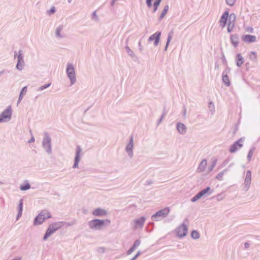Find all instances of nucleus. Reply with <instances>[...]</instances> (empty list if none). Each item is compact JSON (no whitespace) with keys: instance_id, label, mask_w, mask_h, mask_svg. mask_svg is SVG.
Instances as JSON below:
<instances>
[{"instance_id":"obj_1","label":"nucleus","mask_w":260,"mask_h":260,"mask_svg":"<svg viewBox=\"0 0 260 260\" xmlns=\"http://www.w3.org/2000/svg\"><path fill=\"white\" fill-rule=\"evenodd\" d=\"M111 221L109 219H94L88 223L89 228L93 231L102 230L104 227L109 225Z\"/></svg>"},{"instance_id":"obj_2","label":"nucleus","mask_w":260,"mask_h":260,"mask_svg":"<svg viewBox=\"0 0 260 260\" xmlns=\"http://www.w3.org/2000/svg\"><path fill=\"white\" fill-rule=\"evenodd\" d=\"M63 223H65V222L59 221L50 224L44 235L43 240H46L52 234L60 229L63 225Z\"/></svg>"},{"instance_id":"obj_3","label":"nucleus","mask_w":260,"mask_h":260,"mask_svg":"<svg viewBox=\"0 0 260 260\" xmlns=\"http://www.w3.org/2000/svg\"><path fill=\"white\" fill-rule=\"evenodd\" d=\"M51 218H52L51 213L47 210H43L35 218L34 225L35 226L40 225L46 219Z\"/></svg>"},{"instance_id":"obj_4","label":"nucleus","mask_w":260,"mask_h":260,"mask_svg":"<svg viewBox=\"0 0 260 260\" xmlns=\"http://www.w3.org/2000/svg\"><path fill=\"white\" fill-rule=\"evenodd\" d=\"M42 147L48 154L52 153L51 138L47 132H44Z\"/></svg>"},{"instance_id":"obj_5","label":"nucleus","mask_w":260,"mask_h":260,"mask_svg":"<svg viewBox=\"0 0 260 260\" xmlns=\"http://www.w3.org/2000/svg\"><path fill=\"white\" fill-rule=\"evenodd\" d=\"M170 211V208L166 207L152 215L151 219L153 221H159L165 218L169 214Z\"/></svg>"},{"instance_id":"obj_6","label":"nucleus","mask_w":260,"mask_h":260,"mask_svg":"<svg viewBox=\"0 0 260 260\" xmlns=\"http://www.w3.org/2000/svg\"><path fill=\"white\" fill-rule=\"evenodd\" d=\"M66 73L68 77L71 81V85H73L76 81L75 68L72 63H68L67 66Z\"/></svg>"},{"instance_id":"obj_7","label":"nucleus","mask_w":260,"mask_h":260,"mask_svg":"<svg viewBox=\"0 0 260 260\" xmlns=\"http://www.w3.org/2000/svg\"><path fill=\"white\" fill-rule=\"evenodd\" d=\"M14 57H17V62L16 66V69L19 71H21L23 69L24 66V62L23 59V53L22 50H19L18 54L17 51H14Z\"/></svg>"},{"instance_id":"obj_8","label":"nucleus","mask_w":260,"mask_h":260,"mask_svg":"<svg viewBox=\"0 0 260 260\" xmlns=\"http://www.w3.org/2000/svg\"><path fill=\"white\" fill-rule=\"evenodd\" d=\"M175 232L177 237L182 238L186 236L187 234V226L184 223H182L175 229Z\"/></svg>"},{"instance_id":"obj_9","label":"nucleus","mask_w":260,"mask_h":260,"mask_svg":"<svg viewBox=\"0 0 260 260\" xmlns=\"http://www.w3.org/2000/svg\"><path fill=\"white\" fill-rule=\"evenodd\" d=\"M12 114V110L11 107L9 106L0 114V123L9 121L11 118Z\"/></svg>"},{"instance_id":"obj_10","label":"nucleus","mask_w":260,"mask_h":260,"mask_svg":"<svg viewBox=\"0 0 260 260\" xmlns=\"http://www.w3.org/2000/svg\"><path fill=\"white\" fill-rule=\"evenodd\" d=\"M245 140V137H241L239 140L235 142L230 147L229 151L232 153L236 152L238 149L243 146V142Z\"/></svg>"},{"instance_id":"obj_11","label":"nucleus","mask_w":260,"mask_h":260,"mask_svg":"<svg viewBox=\"0 0 260 260\" xmlns=\"http://www.w3.org/2000/svg\"><path fill=\"white\" fill-rule=\"evenodd\" d=\"M133 148H134V137L131 136L129 138V142L126 145L125 151L127 153L128 155L132 158L133 156Z\"/></svg>"},{"instance_id":"obj_12","label":"nucleus","mask_w":260,"mask_h":260,"mask_svg":"<svg viewBox=\"0 0 260 260\" xmlns=\"http://www.w3.org/2000/svg\"><path fill=\"white\" fill-rule=\"evenodd\" d=\"M82 149L79 145H78L76 149V154L74 159V164L73 166V168H77L79 166V162L80 160V154Z\"/></svg>"},{"instance_id":"obj_13","label":"nucleus","mask_w":260,"mask_h":260,"mask_svg":"<svg viewBox=\"0 0 260 260\" xmlns=\"http://www.w3.org/2000/svg\"><path fill=\"white\" fill-rule=\"evenodd\" d=\"M160 36L161 31H157L153 35H151L149 37L148 41L149 42L154 41V45L155 46H157L159 43Z\"/></svg>"},{"instance_id":"obj_14","label":"nucleus","mask_w":260,"mask_h":260,"mask_svg":"<svg viewBox=\"0 0 260 260\" xmlns=\"http://www.w3.org/2000/svg\"><path fill=\"white\" fill-rule=\"evenodd\" d=\"M145 220L146 218L144 216H142L139 218L136 219L134 220V223L133 225L134 229H137L138 228H142L143 227Z\"/></svg>"},{"instance_id":"obj_15","label":"nucleus","mask_w":260,"mask_h":260,"mask_svg":"<svg viewBox=\"0 0 260 260\" xmlns=\"http://www.w3.org/2000/svg\"><path fill=\"white\" fill-rule=\"evenodd\" d=\"M92 214L95 216L103 217L107 215V211L104 209L98 208L93 211Z\"/></svg>"},{"instance_id":"obj_16","label":"nucleus","mask_w":260,"mask_h":260,"mask_svg":"<svg viewBox=\"0 0 260 260\" xmlns=\"http://www.w3.org/2000/svg\"><path fill=\"white\" fill-rule=\"evenodd\" d=\"M242 40L243 42L250 44L256 42V38L255 36L245 35L242 37Z\"/></svg>"},{"instance_id":"obj_17","label":"nucleus","mask_w":260,"mask_h":260,"mask_svg":"<svg viewBox=\"0 0 260 260\" xmlns=\"http://www.w3.org/2000/svg\"><path fill=\"white\" fill-rule=\"evenodd\" d=\"M251 180V173L250 170H247L246 173V177L244 181L245 187L248 190L250 187Z\"/></svg>"},{"instance_id":"obj_18","label":"nucleus","mask_w":260,"mask_h":260,"mask_svg":"<svg viewBox=\"0 0 260 260\" xmlns=\"http://www.w3.org/2000/svg\"><path fill=\"white\" fill-rule=\"evenodd\" d=\"M230 71V69L227 68L225 71L223 72L222 73V80L223 83L226 86H230L231 85V83L229 80V76L228 75V72Z\"/></svg>"},{"instance_id":"obj_19","label":"nucleus","mask_w":260,"mask_h":260,"mask_svg":"<svg viewBox=\"0 0 260 260\" xmlns=\"http://www.w3.org/2000/svg\"><path fill=\"white\" fill-rule=\"evenodd\" d=\"M141 244V241L139 239L136 240L132 246L127 251L126 253L127 255L131 254L134 250L140 246Z\"/></svg>"},{"instance_id":"obj_20","label":"nucleus","mask_w":260,"mask_h":260,"mask_svg":"<svg viewBox=\"0 0 260 260\" xmlns=\"http://www.w3.org/2000/svg\"><path fill=\"white\" fill-rule=\"evenodd\" d=\"M231 42L232 45L237 47L239 44V38L237 34L231 35L230 36Z\"/></svg>"},{"instance_id":"obj_21","label":"nucleus","mask_w":260,"mask_h":260,"mask_svg":"<svg viewBox=\"0 0 260 260\" xmlns=\"http://www.w3.org/2000/svg\"><path fill=\"white\" fill-rule=\"evenodd\" d=\"M177 129L181 135H184L186 132V127L185 125L182 123L179 122L177 124Z\"/></svg>"},{"instance_id":"obj_22","label":"nucleus","mask_w":260,"mask_h":260,"mask_svg":"<svg viewBox=\"0 0 260 260\" xmlns=\"http://www.w3.org/2000/svg\"><path fill=\"white\" fill-rule=\"evenodd\" d=\"M23 199L20 200L19 202L18 207V214L16 217V220H18L19 218L21 216L23 211Z\"/></svg>"},{"instance_id":"obj_23","label":"nucleus","mask_w":260,"mask_h":260,"mask_svg":"<svg viewBox=\"0 0 260 260\" xmlns=\"http://www.w3.org/2000/svg\"><path fill=\"white\" fill-rule=\"evenodd\" d=\"M27 92V86L23 87L20 91V93L19 95L18 100L17 101V105L18 104L21 102L23 99L24 96L26 93Z\"/></svg>"},{"instance_id":"obj_24","label":"nucleus","mask_w":260,"mask_h":260,"mask_svg":"<svg viewBox=\"0 0 260 260\" xmlns=\"http://www.w3.org/2000/svg\"><path fill=\"white\" fill-rule=\"evenodd\" d=\"M125 48L127 53L131 57L133 60L135 61H137L138 60V57L131 48L127 45L125 47Z\"/></svg>"},{"instance_id":"obj_25","label":"nucleus","mask_w":260,"mask_h":260,"mask_svg":"<svg viewBox=\"0 0 260 260\" xmlns=\"http://www.w3.org/2000/svg\"><path fill=\"white\" fill-rule=\"evenodd\" d=\"M244 58L240 53L237 54L236 56V65L240 67L244 62Z\"/></svg>"},{"instance_id":"obj_26","label":"nucleus","mask_w":260,"mask_h":260,"mask_svg":"<svg viewBox=\"0 0 260 260\" xmlns=\"http://www.w3.org/2000/svg\"><path fill=\"white\" fill-rule=\"evenodd\" d=\"M213 192V190H211V188L210 187H207L206 188H204V189L201 190L198 192L199 195L202 198L204 196H205L206 194L208 193V194H211Z\"/></svg>"},{"instance_id":"obj_27","label":"nucleus","mask_w":260,"mask_h":260,"mask_svg":"<svg viewBox=\"0 0 260 260\" xmlns=\"http://www.w3.org/2000/svg\"><path fill=\"white\" fill-rule=\"evenodd\" d=\"M207 164V160L206 159L202 160L198 167V171L199 172H202L204 171Z\"/></svg>"},{"instance_id":"obj_28","label":"nucleus","mask_w":260,"mask_h":260,"mask_svg":"<svg viewBox=\"0 0 260 260\" xmlns=\"http://www.w3.org/2000/svg\"><path fill=\"white\" fill-rule=\"evenodd\" d=\"M173 35V30H171L170 32H169V33L168 35L167 41V43L166 44V46L165 47V51L167 50V49L169 45V44L172 39Z\"/></svg>"},{"instance_id":"obj_29","label":"nucleus","mask_w":260,"mask_h":260,"mask_svg":"<svg viewBox=\"0 0 260 260\" xmlns=\"http://www.w3.org/2000/svg\"><path fill=\"white\" fill-rule=\"evenodd\" d=\"M229 16V13L228 11H225L222 15V16L220 17V19L219 20V22H227L228 17Z\"/></svg>"},{"instance_id":"obj_30","label":"nucleus","mask_w":260,"mask_h":260,"mask_svg":"<svg viewBox=\"0 0 260 260\" xmlns=\"http://www.w3.org/2000/svg\"><path fill=\"white\" fill-rule=\"evenodd\" d=\"M63 28L62 25H59L58 26L55 30V35L56 37L58 38H63V36H62L60 34L61 31L62 30Z\"/></svg>"},{"instance_id":"obj_31","label":"nucleus","mask_w":260,"mask_h":260,"mask_svg":"<svg viewBox=\"0 0 260 260\" xmlns=\"http://www.w3.org/2000/svg\"><path fill=\"white\" fill-rule=\"evenodd\" d=\"M169 8V5H167L165 6L164 9L162 10V11L159 16V21H161L165 17L168 11Z\"/></svg>"},{"instance_id":"obj_32","label":"nucleus","mask_w":260,"mask_h":260,"mask_svg":"<svg viewBox=\"0 0 260 260\" xmlns=\"http://www.w3.org/2000/svg\"><path fill=\"white\" fill-rule=\"evenodd\" d=\"M30 188V185L27 181H26L24 184H21L20 187V189L22 191L27 190Z\"/></svg>"},{"instance_id":"obj_33","label":"nucleus","mask_w":260,"mask_h":260,"mask_svg":"<svg viewBox=\"0 0 260 260\" xmlns=\"http://www.w3.org/2000/svg\"><path fill=\"white\" fill-rule=\"evenodd\" d=\"M229 170V168H226L222 170L221 172H220L216 176V178L219 180H222L223 179V176L224 174V173L226 172H228Z\"/></svg>"},{"instance_id":"obj_34","label":"nucleus","mask_w":260,"mask_h":260,"mask_svg":"<svg viewBox=\"0 0 260 260\" xmlns=\"http://www.w3.org/2000/svg\"><path fill=\"white\" fill-rule=\"evenodd\" d=\"M200 233L196 230H193L191 232V237L193 239H198L200 238Z\"/></svg>"},{"instance_id":"obj_35","label":"nucleus","mask_w":260,"mask_h":260,"mask_svg":"<svg viewBox=\"0 0 260 260\" xmlns=\"http://www.w3.org/2000/svg\"><path fill=\"white\" fill-rule=\"evenodd\" d=\"M162 0H155L153 3V13H155L159 6Z\"/></svg>"},{"instance_id":"obj_36","label":"nucleus","mask_w":260,"mask_h":260,"mask_svg":"<svg viewBox=\"0 0 260 260\" xmlns=\"http://www.w3.org/2000/svg\"><path fill=\"white\" fill-rule=\"evenodd\" d=\"M255 150V147H253L248 151L247 156L248 161H249L251 160V157L253 155V154Z\"/></svg>"},{"instance_id":"obj_37","label":"nucleus","mask_w":260,"mask_h":260,"mask_svg":"<svg viewBox=\"0 0 260 260\" xmlns=\"http://www.w3.org/2000/svg\"><path fill=\"white\" fill-rule=\"evenodd\" d=\"M51 83H47V84H45L43 85H42L40 87H39L37 89V90L38 91H42L46 88H47L48 87H49L50 85H51Z\"/></svg>"},{"instance_id":"obj_38","label":"nucleus","mask_w":260,"mask_h":260,"mask_svg":"<svg viewBox=\"0 0 260 260\" xmlns=\"http://www.w3.org/2000/svg\"><path fill=\"white\" fill-rule=\"evenodd\" d=\"M217 161V159H215L212 160L211 165L208 168L209 172H211L213 170V169L215 168V166L216 165Z\"/></svg>"},{"instance_id":"obj_39","label":"nucleus","mask_w":260,"mask_h":260,"mask_svg":"<svg viewBox=\"0 0 260 260\" xmlns=\"http://www.w3.org/2000/svg\"><path fill=\"white\" fill-rule=\"evenodd\" d=\"M236 16L234 13H231L229 16V22L233 24L235 22L236 20Z\"/></svg>"},{"instance_id":"obj_40","label":"nucleus","mask_w":260,"mask_h":260,"mask_svg":"<svg viewBox=\"0 0 260 260\" xmlns=\"http://www.w3.org/2000/svg\"><path fill=\"white\" fill-rule=\"evenodd\" d=\"M234 26H235L234 23L232 24V23L229 22L228 25V28H227L228 32H231L232 31Z\"/></svg>"},{"instance_id":"obj_41","label":"nucleus","mask_w":260,"mask_h":260,"mask_svg":"<svg viewBox=\"0 0 260 260\" xmlns=\"http://www.w3.org/2000/svg\"><path fill=\"white\" fill-rule=\"evenodd\" d=\"M224 198V194L222 193H219L217 194L216 196L214 197V198H216L217 200L218 201H221Z\"/></svg>"},{"instance_id":"obj_42","label":"nucleus","mask_w":260,"mask_h":260,"mask_svg":"<svg viewBox=\"0 0 260 260\" xmlns=\"http://www.w3.org/2000/svg\"><path fill=\"white\" fill-rule=\"evenodd\" d=\"M249 58L251 60H255L257 58L256 53L254 51L251 52L249 55Z\"/></svg>"},{"instance_id":"obj_43","label":"nucleus","mask_w":260,"mask_h":260,"mask_svg":"<svg viewBox=\"0 0 260 260\" xmlns=\"http://www.w3.org/2000/svg\"><path fill=\"white\" fill-rule=\"evenodd\" d=\"M56 11L55 8L54 7H52L49 10L47 11V14L48 15H51L54 14Z\"/></svg>"},{"instance_id":"obj_44","label":"nucleus","mask_w":260,"mask_h":260,"mask_svg":"<svg viewBox=\"0 0 260 260\" xmlns=\"http://www.w3.org/2000/svg\"><path fill=\"white\" fill-rule=\"evenodd\" d=\"M200 198H201V197L198 193L196 196H194L193 198H191V201L192 202H195L197 201L198 200H199Z\"/></svg>"},{"instance_id":"obj_45","label":"nucleus","mask_w":260,"mask_h":260,"mask_svg":"<svg viewBox=\"0 0 260 260\" xmlns=\"http://www.w3.org/2000/svg\"><path fill=\"white\" fill-rule=\"evenodd\" d=\"M226 4L230 6H233L236 2V0H225Z\"/></svg>"},{"instance_id":"obj_46","label":"nucleus","mask_w":260,"mask_h":260,"mask_svg":"<svg viewBox=\"0 0 260 260\" xmlns=\"http://www.w3.org/2000/svg\"><path fill=\"white\" fill-rule=\"evenodd\" d=\"M210 111H214V105L212 102H210L208 105Z\"/></svg>"},{"instance_id":"obj_47","label":"nucleus","mask_w":260,"mask_h":260,"mask_svg":"<svg viewBox=\"0 0 260 260\" xmlns=\"http://www.w3.org/2000/svg\"><path fill=\"white\" fill-rule=\"evenodd\" d=\"M152 1H153V0H146V5L148 8H150L152 7Z\"/></svg>"},{"instance_id":"obj_48","label":"nucleus","mask_w":260,"mask_h":260,"mask_svg":"<svg viewBox=\"0 0 260 260\" xmlns=\"http://www.w3.org/2000/svg\"><path fill=\"white\" fill-rule=\"evenodd\" d=\"M229 161H230V159L229 158H227V159H225L223 161V162H222V164L221 165V167H225L226 165H228V164L229 163Z\"/></svg>"},{"instance_id":"obj_49","label":"nucleus","mask_w":260,"mask_h":260,"mask_svg":"<svg viewBox=\"0 0 260 260\" xmlns=\"http://www.w3.org/2000/svg\"><path fill=\"white\" fill-rule=\"evenodd\" d=\"M246 30L248 32L252 33L253 32V28L252 27H248L246 28Z\"/></svg>"},{"instance_id":"obj_50","label":"nucleus","mask_w":260,"mask_h":260,"mask_svg":"<svg viewBox=\"0 0 260 260\" xmlns=\"http://www.w3.org/2000/svg\"><path fill=\"white\" fill-rule=\"evenodd\" d=\"M165 115V113L164 112V114L161 115V116L159 118V119L158 120V121L157 122V125H158V124H159L160 123V122H161V120L164 118V117Z\"/></svg>"},{"instance_id":"obj_51","label":"nucleus","mask_w":260,"mask_h":260,"mask_svg":"<svg viewBox=\"0 0 260 260\" xmlns=\"http://www.w3.org/2000/svg\"><path fill=\"white\" fill-rule=\"evenodd\" d=\"M219 23H220V26H221V27H222V28H224L227 23V22H219Z\"/></svg>"},{"instance_id":"obj_52","label":"nucleus","mask_w":260,"mask_h":260,"mask_svg":"<svg viewBox=\"0 0 260 260\" xmlns=\"http://www.w3.org/2000/svg\"><path fill=\"white\" fill-rule=\"evenodd\" d=\"M35 138L33 136H32L31 137V138L30 139V140L28 141V143H33L35 142Z\"/></svg>"},{"instance_id":"obj_53","label":"nucleus","mask_w":260,"mask_h":260,"mask_svg":"<svg viewBox=\"0 0 260 260\" xmlns=\"http://www.w3.org/2000/svg\"><path fill=\"white\" fill-rule=\"evenodd\" d=\"M250 246V244L248 242H245L244 243V247L246 249H247Z\"/></svg>"},{"instance_id":"obj_54","label":"nucleus","mask_w":260,"mask_h":260,"mask_svg":"<svg viewBox=\"0 0 260 260\" xmlns=\"http://www.w3.org/2000/svg\"><path fill=\"white\" fill-rule=\"evenodd\" d=\"M75 223V222H68V223H63V224H67L68 226H72L73 225H74Z\"/></svg>"},{"instance_id":"obj_55","label":"nucleus","mask_w":260,"mask_h":260,"mask_svg":"<svg viewBox=\"0 0 260 260\" xmlns=\"http://www.w3.org/2000/svg\"><path fill=\"white\" fill-rule=\"evenodd\" d=\"M6 72L9 73V71H6L5 70H2V71H0V77L2 76V75L4 74Z\"/></svg>"},{"instance_id":"obj_56","label":"nucleus","mask_w":260,"mask_h":260,"mask_svg":"<svg viewBox=\"0 0 260 260\" xmlns=\"http://www.w3.org/2000/svg\"><path fill=\"white\" fill-rule=\"evenodd\" d=\"M141 252L140 251H138L137 254L134 256V258L136 259L140 254Z\"/></svg>"},{"instance_id":"obj_57","label":"nucleus","mask_w":260,"mask_h":260,"mask_svg":"<svg viewBox=\"0 0 260 260\" xmlns=\"http://www.w3.org/2000/svg\"><path fill=\"white\" fill-rule=\"evenodd\" d=\"M219 68V65L217 62H215V70H218Z\"/></svg>"},{"instance_id":"obj_58","label":"nucleus","mask_w":260,"mask_h":260,"mask_svg":"<svg viewBox=\"0 0 260 260\" xmlns=\"http://www.w3.org/2000/svg\"><path fill=\"white\" fill-rule=\"evenodd\" d=\"M146 184L148 185H151L152 184V181L150 180H147Z\"/></svg>"},{"instance_id":"obj_59","label":"nucleus","mask_w":260,"mask_h":260,"mask_svg":"<svg viewBox=\"0 0 260 260\" xmlns=\"http://www.w3.org/2000/svg\"><path fill=\"white\" fill-rule=\"evenodd\" d=\"M138 45H139V49H140V50L141 51H142V50H143V47H142V46H141V42H139Z\"/></svg>"},{"instance_id":"obj_60","label":"nucleus","mask_w":260,"mask_h":260,"mask_svg":"<svg viewBox=\"0 0 260 260\" xmlns=\"http://www.w3.org/2000/svg\"><path fill=\"white\" fill-rule=\"evenodd\" d=\"M116 2V0H112L111 2V6H113L115 3V2Z\"/></svg>"},{"instance_id":"obj_61","label":"nucleus","mask_w":260,"mask_h":260,"mask_svg":"<svg viewBox=\"0 0 260 260\" xmlns=\"http://www.w3.org/2000/svg\"><path fill=\"white\" fill-rule=\"evenodd\" d=\"M92 18H93V17H98V16H97V15H96V12H95V11H94V12H93V13H92Z\"/></svg>"},{"instance_id":"obj_62","label":"nucleus","mask_w":260,"mask_h":260,"mask_svg":"<svg viewBox=\"0 0 260 260\" xmlns=\"http://www.w3.org/2000/svg\"><path fill=\"white\" fill-rule=\"evenodd\" d=\"M222 59L223 62L226 61L225 58L224 54L222 55Z\"/></svg>"},{"instance_id":"obj_63","label":"nucleus","mask_w":260,"mask_h":260,"mask_svg":"<svg viewBox=\"0 0 260 260\" xmlns=\"http://www.w3.org/2000/svg\"><path fill=\"white\" fill-rule=\"evenodd\" d=\"M154 223H153V222H149V223H148V226H149V225H151V226H154Z\"/></svg>"},{"instance_id":"obj_64","label":"nucleus","mask_w":260,"mask_h":260,"mask_svg":"<svg viewBox=\"0 0 260 260\" xmlns=\"http://www.w3.org/2000/svg\"><path fill=\"white\" fill-rule=\"evenodd\" d=\"M11 260H21V258L19 257H17V258H16L12 259Z\"/></svg>"}]
</instances>
